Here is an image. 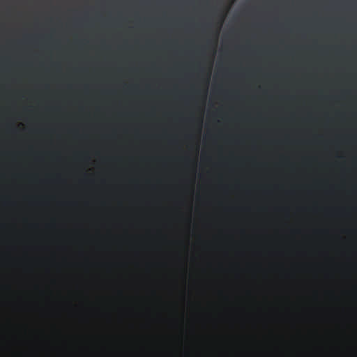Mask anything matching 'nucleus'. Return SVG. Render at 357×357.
Here are the masks:
<instances>
[{"label": "nucleus", "mask_w": 357, "mask_h": 357, "mask_svg": "<svg viewBox=\"0 0 357 357\" xmlns=\"http://www.w3.org/2000/svg\"><path fill=\"white\" fill-rule=\"evenodd\" d=\"M202 119L199 120V133L202 131Z\"/></svg>", "instance_id": "2"}, {"label": "nucleus", "mask_w": 357, "mask_h": 357, "mask_svg": "<svg viewBox=\"0 0 357 357\" xmlns=\"http://www.w3.org/2000/svg\"><path fill=\"white\" fill-rule=\"evenodd\" d=\"M218 34V31L216 32V33H215V41H213V49L215 47V45H216Z\"/></svg>", "instance_id": "3"}, {"label": "nucleus", "mask_w": 357, "mask_h": 357, "mask_svg": "<svg viewBox=\"0 0 357 357\" xmlns=\"http://www.w3.org/2000/svg\"><path fill=\"white\" fill-rule=\"evenodd\" d=\"M211 67L210 68V69H208V71L207 75H206V89H205V91H204V93H203L204 100H206V98L207 87H208V84L209 77H211Z\"/></svg>", "instance_id": "1"}]
</instances>
